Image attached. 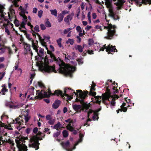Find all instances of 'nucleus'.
<instances>
[{
	"label": "nucleus",
	"mask_w": 151,
	"mask_h": 151,
	"mask_svg": "<svg viewBox=\"0 0 151 151\" xmlns=\"http://www.w3.org/2000/svg\"><path fill=\"white\" fill-rule=\"evenodd\" d=\"M106 91V92L102 94V102L104 104L106 100H108V101H109V98L112 97L111 95L110 89H109L108 87H107Z\"/></svg>",
	"instance_id": "0eeeda50"
},
{
	"label": "nucleus",
	"mask_w": 151,
	"mask_h": 151,
	"mask_svg": "<svg viewBox=\"0 0 151 151\" xmlns=\"http://www.w3.org/2000/svg\"><path fill=\"white\" fill-rule=\"evenodd\" d=\"M14 68L15 70H17V71H19L20 74H21L22 73V71L21 69L20 68H18V64L15 63V66H14Z\"/></svg>",
	"instance_id": "72a5a7b5"
},
{
	"label": "nucleus",
	"mask_w": 151,
	"mask_h": 151,
	"mask_svg": "<svg viewBox=\"0 0 151 151\" xmlns=\"http://www.w3.org/2000/svg\"><path fill=\"white\" fill-rule=\"evenodd\" d=\"M64 16L63 15H62V14H60L58 15V22L59 23L60 22H62Z\"/></svg>",
	"instance_id": "cd10ccee"
},
{
	"label": "nucleus",
	"mask_w": 151,
	"mask_h": 151,
	"mask_svg": "<svg viewBox=\"0 0 151 151\" xmlns=\"http://www.w3.org/2000/svg\"><path fill=\"white\" fill-rule=\"evenodd\" d=\"M19 122V126L17 127V129H19V131H20V129H21V128H19L20 127V126L22 124H23V123L24 122V120L22 119V117L21 118V119H20V121L19 122Z\"/></svg>",
	"instance_id": "2f4dec72"
},
{
	"label": "nucleus",
	"mask_w": 151,
	"mask_h": 151,
	"mask_svg": "<svg viewBox=\"0 0 151 151\" xmlns=\"http://www.w3.org/2000/svg\"><path fill=\"white\" fill-rule=\"evenodd\" d=\"M109 9V16L111 17H114V15L116 14L114 12V11L113 9L112 6L110 8H107Z\"/></svg>",
	"instance_id": "6ab92c4d"
},
{
	"label": "nucleus",
	"mask_w": 151,
	"mask_h": 151,
	"mask_svg": "<svg viewBox=\"0 0 151 151\" xmlns=\"http://www.w3.org/2000/svg\"><path fill=\"white\" fill-rule=\"evenodd\" d=\"M62 134L64 137H66L68 136V132L66 130H64L62 132Z\"/></svg>",
	"instance_id": "f704fd0d"
},
{
	"label": "nucleus",
	"mask_w": 151,
	"mask_h": 151,
	"mask_svg": "<svg viewBox=\"0 0 151 151\" xmlns=\"http://www.w3.org/2000/svg\"><path fill=\"white\" fill-rule=\"evenodd\" d=\"M39 68L42 71L49 73L52 72H56L54 66H49L48 65H45L42 64L40 66Z\"/></svg>",
	"instance_id": "39448f33"
},
{
	"label": "nucleus",
	"mask_w": 151,
	"mask_h": 151,
	"mask_svg": "<svg viewBox=\"0 0 151 151\" xmlns=\"http://www.w3.org/2000/svg\"><path fill=\"white\" fill-rule=\"evenodd\" d=\"M6 48L8 49V53L9 55H11L13 54V52L10 47H6Z\"/></svg>",
	"instance_id": "5fc2aeb1"
},
{
	"label": "nucleus",
	"mask_w": 151,
	"mask_h": 151,
	"mask_svg": "<svg viewBox=\"0 0 151 151\" xmlns=\"http://www.w3.org/2000/svg\"><path fill=\"white\" fill-rule=\"evenodd\" d=\"M93 115L92 116V118L94 120H95L96 119V118L97 117V120H98V119L99 118L98 117V115L97 113L94 112V113L93 114Z\"/></svg>",
	"instance_id": "e433bc0d"
},
{
	"label": "nucleus",
	"mask_w": 151,
	"mask_h": 151,
	"mask_svg": "<svg viewBox=\"0 0 151 151\" xmlns=\"http://www.w3.org/2000/svg\"><path fill=\"white\" fill-rule=\"evenodd\" d=\"M7 91L8 89L6 88V87L5 86H4L1 89V92L2 93V94L4 95V93L5 92H7Z\"/></svg>",
	"instance_id": "a18cd8bd"
},
{
	"label": "nucleus",
	"mask_w": 151,
	"mask_h": 151,
	"mask_svg": "<svg viewBox=\"0 0 151 151\" xmlns=\"http://www.w3.org/2000/svg\"><path fill=\"white\" fill-rule=\"evenodd\" d=\"M38 41L37 40H36L35 43L33 40L32 42V47L36 52H38V48L39 47L38 45Z\"/></svg>",
	"instance_id": "4468645a"
},
{
	"label": "nucleus",
	"mask_w": 151,
	"mask_h": 151,
	"mask_svg": "<svg viewBox=\"0 0 151 151\" xmlns=\"http://www.w3.org/2000/svg\"><path fill=\"white\" fill-rule=\"evenodd\" d=\"M0 127L1 128L4 127V128L7 129L9 130H12L13 129V128L12 127H8V126L7 125H5L4 123H3L2 122L0 124Z\"/></svg>",
	"instance_id": "b1692460"
},
{
	"label": "nucleus",
	"mask_w": 151,
	"mask_h": 151,
	"mask_svg": "<svg viewBox=\"0 0 151 151\" xmlns=\"http://www.w3.org/2000/svg\"><path fill=\"white\" fill-rule=\"evenodd\" d=\"M61 103V101L60 100H56L52 105V108L54 109H57L60 106Z\"/></svg>",
	"instance_id": "f8f14e48"
},
{
	"label": "nucleus",
	"mask_w": 151,
	"mask_h": 151,
	"mask_svg": "<svg viewBox=\"0 0 151 151\" xmlns=\"http://www.w3.org/2000/svg\"><path fill=\"white\" fill-rule=\"evenodd\" d=\"M62 39L61 38H59L58 40H57V42L59 47H61L62 45L61 43V41Z\"/></svg>",
	"instance_id": "79ce46f5"
},
{
	"label": "nucleus",
	"mask_w": 151,
	"mask_h": 151,
	"mask_svg": "<svg viewBox=\"0 0 151 151\" xmlns=\"http://www.w3.org/2000/svg\"><path fill=\"white\" fill-rule=\"evenodd\" d=\"M20 10H21V12H20L19 14L22 17L24 15H25V10L24 9L22 8V6H20L19 8Z\"/></svg>",
	"instance_id": "c756f323"
},
{
	"label": "nucleus",
	"mask_w": 151,
	"mask_h": 151,
	"mask_svg": "<svg viewBox=\"0 0 151 151\" xmlns=\"http://www.w3.org/2000/svg\"><path fill=\"white\" fill-rule=\"evenodd\" d=\"M115 99L114 98H113L112 99V101H111V104L112 106H114L115 104Z\"/></svg>",
	"instance_id": "052dcab7"
},
{
	"label": "nucleus",
	"mask_w": 151,
	"mask_h": 151,
	"mask_svg": "<svg viewBox=\"0 0 151 151\" xmlns=\"http://www.w3.org/2000/svg\"><path fill=\"white\" fill-rule=\"evenodd\" d=\"M31 32L32 34V35L34 38L36 37V34L38 36V33H37L33 30H32V32Z\"/></svg>",
	"instance_id": "69168bd1"
},
{
	"label": "nucleus",
	"mask_w": 151,
	"mask_h": 151,
	"mask_svg": "<svg viewBox=\"0 0 151 151\" xmlns=\"http://www.w3.org/2000/svg\"><path fill=\"white\" fill-rule=\"evenodd\" d=\"M38 35V37H39V40L40 41L41 43V45L42 46H45V44H46V43L45 42H48L49 39L50 38V36H43V39H42V37H41L40 35L39 34H37Z\"/></svg>",
	"instance_id": "1a4fd4ad"
},
{
	"label": "nucleus",
	"mask_w": 151,
	"mask_h": 151,
	"mask_svg": "<svg viewBox=\"0 0 151 151\" xmlns=\"http://www.w3.org/2000/svg\"><path fill=\"white\" fill-rule=\"evenodd\" d=\"M105 5L107 8H110L112 6L111 4L112 0H105Z\"/></svg>",
	"instance_id": "5701e85b"
},
{
	"label": "nucleus",
	"mask_w": 151,
	"mask_h": 151,
	"mask_svg": "<svg viewBox=\"0 0 151 151\" xmlns=\"http://www.w3.org/2000/svg\"><path fill=\"white\" fill-rule=\"evenodd\" d=\"M34 29L35 31H36L37 32H39L40 31L39 26L37 25L35 26Z\"/></svg>",
	"instance_id": "0e129e2a"
},
{
	"label": "nucleus",
	"mask_w": 151,
	"mask_h": 151,
	"mask_svg": "<svg viewBox=\"0 0 151 151\" xmlns=\"http://www.w3.org/2000/svg\"><path fill=\"white\" fill-rule=\"evenodd\" d=\"M3 25L5 27V32L8 35H10V32H9V30L7 29V26L6 24H5V23H4Z\"/></svg>",
	"instance_id": "ea45409f"
},
{
	"label": "nucleus",
	"mask_w": 151,
	"mask_h": 151,
	"mask_svg": "<svg viewBox=\"0 0 151 151\" xmlns=\"http://www.w3.org/2000/svg\"><path fill=\"white\" fill-rule=\"evenodd\" d=\"M44 91H43V90H42L40 92L39 90H37L36 93L37 96H35L34 97H31L30 99L32 100L38 99H42L43 98H45L44 96Z\"/></svg>",
	"instance_id": "6e6552de"
},
{
	"label": "nucleus",
	"mask_w": 151,
	"mask_h": 151,
	"mask_svg": "<svg viewBox=\"0 0 151 151\" xmlns=\"http://www.w3.org/2000/svg\"><path fill=\"white\" fill-rule=\"evenodd\" d=\"M74 40L73 39H69L67 42V43H69L70 45H73L74 43Z\"/></svg>",
	"instance_id": "de8ad7c7"
},
{
	"label": "nucleus",
	"mask_w": 151,
	"mask_h": 151,
	"mask_svg": "<svg viewBox=\"0 0 151 151\" xmlns=\"http://www.w3.org/2000/svg\"><path fill=\"white\" fill-rule=\"evenodd\" d=\"M56 95L58 96H60L62 98L64 99L63 95V92L60 90H56L52 94V95Z\"/></svg>",
	"instance_id": "2eb2a0df"
},
{
	"label": "nucleus",
	"mask_w": 151,
	"mask_h": 151,
	"mask_svg": "<svg viewBox=\"0 0 151 151\" xmlns=\"http://www.w3.org/2000/svg\"><path fill=\"white\" fill-rule=\"evenodd\" d=\"M127 108L126 106L121 107V109H120V111L126 112L127 111Z\"/></svg>",
	"instance_id": "c03bdc74"
},
{
	"label": "nucleus",
	"mask_w": 151,
	"mask_h": 151,
	"mask_svg": "<svg viewBox=\"0 0 151 151\" xmlns=\"http://www.w3.org/2000/svg\"><path fill=\"white\" fill-rule=\"evenodd\" d=\"M141 3L146 5L147 4H151V0H142Z\"/></svg>",
	"instance_id": "473e14b6"
},
{
	"label": "nucleus",
	"mask_w": 151,
	"mask_h": 151,
	"mask_svg": "<svg viewBox=\"0 0 151 151\" xmlns=\"http://www.w3.org/2000/svg\"><path fill=\"white\" fill-rule=\"evenodd\" d=\"M50 11L52 15L57 17V12L56 9L50 10Z\"/></svg>",
	"instance_id": "c85d7f7f"
},
{
	"label": "nucleus",
	"mask_w": 151,
	"mask_h": 151,
	"mask_svg": "<svg viewBox=\"0 0 151 151\" xmlns=\"http://www.w3.org/2000/svg\"><path fill=\"white\" fill-rule=\"evenodd\" d=\"M4 7L2 5L0 4V13H1L0 16L1 18H3L5 21V19L8 18L4 16V13L3 12Z\"/></svg>",
	"instance_id": "f3484780"
},
{
	"label": "nucleus",
	"mask_w": 151,
	"mask_h": 151,
	"mask_svg": "<svg viewBox=\"0 0 151 151\" xmlns=\"http://www.w3.org/2000/svg\"><path fill=\"white\" fill-rule=\"evenodd\" d=\"M43 12L42 10H40L38 12V16L40 18L42 17Z\"/></svg>",
	"instance_id": "4d7b16f0"
},
{
	"label": "nucleus",
	"mask_w": 151,
	"mask_h": 151,
	"mask_svg": "<svg viewBox=\"0 0 151 151\" xmlns=\"http://www.w3.org/2000/svg\"><path fill=\"white\" fill-rule=\"evenodd\" d=\"M60 124L59 122L58 123L55 124L53 127V129H56L58 131L59 129L58 128L60 127Z\"/></svg>",
	"instance_id": "37998d69"
},
{
	"label": "nucleus",
	"mask_w": 151,
	"mask_h": 151,
	"mask_svg": "<svg viewBox=\"0 0 151 151\" xmlns=\"http://www.w3.org/2000/svg\"><path fill=\"white\" fill-rule=\"evenodd\" d=\"M26 22H24V21H22L20 25L21 27L23 28L26 29L25 25L26 24Z\"/></svg>",
	"instance_id": "864d4df0"
},
{
	"label": "nucleus",
	"mask_w": 151,
	"mask_h": 151,
	"mask_svg": "<svg viewBox=\"0 0 151 151\" xmlns=\"http://www.w3.org/2000/svg\"><path fill=\"white\" fill-rule=\"evenodd\" d=\"M61 144L63 148L65 149L66 150H67L69 146L70 143L69 141L68 140L65 142H63Z\"/></svg>",
	"instance_id": "412c9836"
},
{
	"label": "nucleus",
	"mask_w": 151,
	"mask_h": 151,
	"mask_svg": "<svg viewBox=\"0 0 151 151\" xmlns=\"http://www.w3.org/2000/svg\"><path fill=\"white\" fill-rule=\"evenodd\" d=\"M107 23V26H104L103 29H107V32L106 33V36L104 37V38L107 40H111L113 39L114 37H116L117 35L116 34V26L115 25H113L111 23H109L110 20H108L106 19V15L105 18Z\"/></svg>",
	"instance_id": "f03ea898"
},
{
	"label": "nucleus",
	"mask_w": 151,
	"mask_h": 151,
	"mask_svg": "<svg viewBox=\"0 0 151 151\" xmlns=\"http://www.w3.org/2000/svg\"><path fill=\"white\" fill-rule=\"evenodd\" d=\"M29 110L28 109L26 110L25 112L26 114L24 115L25 122L26 123H27L28 122L30 118V117L29 116Z\"/></svg>",
	"instance_id": "dca6fc26"
},
{
	"label": "nucleus",
	"mask_w": 151,
	"mask_h": 151,
	"mask_svg": "<svg viewBox=\"0 0 151 151\" xmlns=\"http://www.w3.org/2000/svg\"><path fill=\"white\" fill-rule=\"evenodd\" d=\"M40 27L41 29L42 30H44L46 28L45 26L42 24H40Z\"/></svg>",
	"instance_id": "680f3d73"
},
{
	"label": "nucleus",
	"mask_w": 151,
	"mask_h": 151,
	"mask_svg": "<svg viewBox=\"0 0 151 151\" xmlns=\"http://www.w3.org/2000/svg\"><path fill=\"white\" fill-rule=\"evenodd\" d=\"M76 91V93L74 90H72V91H73L72 96L75 95L83 100L86 97H88L87 94L88 91H84L83 92L81 90H78Z\"/></svg>",
	"instance_id": "423d86ee"
},
{
	"label": "nucleus",
	"mask_w": 151,
	"mask_h": 151,
	"mask_svg": "<svg viewBox=\"0 0 151 151\" xmlns=\"http://www.w3.org/2000/svg\"><path fill=\"white\" fill-rule=\"evenodd\" d=\"M68 12L66 10H64L62 12L60 13L61 14H62V15L63 16H64L65 15V14H68Z\"/></svg>",
	"instance_id": "774afa93"
},
{
	"label": "nucleus",
	"mask_w": 151,
	"mask_h": 151,
	"mask_svg": "<svg viewBox=\"0 0 151 151\" xmlns=\"http://www.w3.org/2000/svg\"><path fill=\"white\" fill-rule=\"evenodd\" d=\"M6 105L7 106H9L10 108L13 109L18 108L22 106V105L21 104L17 105H11L10 104V103L7 104H6Z\"/></svg>",
	"instance_id": "4be33fe9"
},
{
	"label": "nucleus",
	"mask_w": 151,
	"mask_h": 151,
	"mask_svg": "<svg viewBox=\"0 0 151 151\" xmlns=\"http://www.w3.org/2000/svg\"><path fill=\"white\" fill-rule=\"evenodd\" d=\"M47 53L50 55L51 59L50 60V62L55 61L59 65L60 68H59V72L62 74H66L70 75L72 73L75 71L76 68L73 66L69 65L67 68L65 67V63L63 61L60 59L59 60L58 58H56L54 55L50 51L47 50Z\"/></svg>",
	"instance_id": "f257e3e1"
},
{
	"label": "nucleus",
	"mask_w": 151,
	"mask_h": 151,
	"mask_svg": "<svg viewBox=\"0 0 151 151\" xmlns=\"http://www.w3.org/2000/svg\"><path fill=\"white\" fill-rule=\"evenodd\" d=\"M40 49L38 51V52H37L38 55L40 57V58L42 59H44V49L43 48H40Z\"/></svg>",
	"instance_id": "ddd939ff"
},
{
	"label": "nucleus",
	"mask_w": 151,
	"mask_h": 151,
	"mask_svg": "<svg viewBox=\"0 0 151 151\" xmlns=\"http://www.w3.org/2000/svg\"><path fill=\"white\" fill-rule=\"evenodd\" d=\"M21 119V116H19V117H18L17 118L15 119V120H13V123L15 124H19V122H19V121L20 120V119Z\"/></svg>",
	"instance_id": "7c9ffc66"
},
{
	"label": "nucleus",
	"mask_w": 151,
	"mask_h": 151,
	"mask_svg": "<svg viewBox=\"0 0 151 151\" xmlns=\"http://www.w3.org/2000/svg\"><path fill=\"white\" fill-rule=\"evenodd\" d=\"M72 19V17H71V15H68L66 17L64 18V21L66 23H68L69 22V20H71Z\"/></svg>",
	"instance_id": "a878e982"
},
{
	"label": "nucleus",
	"mask_w": 151,
	"mask_h": 151,
	"mask_svg": "<svg viewBox=\"0 0 151 151\" xmlns=\"http://www.w3.org/2000/svg\"><path fill=\"white\" fill-rule=\"evenodd\" d=\"M40 144L39 143L38 141H37V142H35L33 143H32L31 144H29V147H32L34 148H36V150H38L39 147V145Z\"/></svg>",
	"instance_id": "a211bd4d"
},
{
	"label": "nucleus",
	"mask_w": 151,
	"mask_h": 151,
	"mask_svg": "<svg viewBox=\"0 0 151 151\" xmlns=\"http://www.w3.org/2000/svg\"><path fill=\"white\" fill-rule=\"evenodd\" d=\"M73 107L74 110L77 111L80 109L81 108V106L80 105L74 104L73 105Z\"/></svg>",
	"instance_id": "393cba45"
},
{
	"label": "nucleus",
	"mask_w": 151,
	"mask_h": 151,
	"mask_svg": "<svg viewBox=\"0 0 151 151\" xmlns=\"http://www.w3.org/2000/svg\"><path fill=\"white\" fill-rule=\"evenodd\" d=\"M26 38L29 41H31L32 42L33 40V39L30 37V35L27 33L26 35Z\"/></svg>",
	"instance_id": "603ef678"
},
{
	"label": "nucleus",
	"mask_w": 151,
	"mask_h": 151,
	"mask_svg": "<svg viewBox=\"0 0 151 151\" xmlns=\"http://www.w3.org/2000/svg\"><path fill=\"white\" fill-rule=\"evenodd\" d=\"M88 41L89 47L91 46V45L93 44L94 43V41L93 40L91 39H89Z\"/></svg>",
	"instance_id": "58836bf2"
},
{
	"label": "nucleus",
	"mask_w": 151,
	"mask_h": 151,
	"mask_svg": "<svg viewBox=\"0 0 151 151\" xmlns=\"http://www.w3.org/2000/svg\"><path fill=\"white\" fill-rule=\"evenodd\" d=\"M14 23L15 24V26L16 27H18L19 26V21L17 19H15L14 20Z\"/></svg>",
	"instance_id": "8fccbe9b"
},
{
	"label": "nucleus",
	"mask_w": 151,
	"mask_h": 151,
	"mask_svg": "<svg viewBox=\"0 0 151 151\" xmlns=\"http://www.w3.org/2000/svg\"><path fill=\"white\" fill-rule=\"evenodd\" d=\"M55 122V120L54 119H51L49 120L48 123L50 125H52L54 124Z\"/></svg>",
	"instance_id": "49530a36"
},
{
	"label": "nucleus",
	"mask_w": 151,
	"mask_h": 151,
	"mask_svg": "<svg viewBox=\"0 0 151 151\" xmlns=\"http://www.w3.org/2000/svg\"><path fill=\"white\" fill-rule=\"evenodd\" d=\"M48 90L47 92L45 91H44V96L45 97L49 98L50 97L51 95H52V93L51 90L49 88H48Z\"/></svg>",
	"instance_id": "aec40b11"
},
{
	"label": "nucleus",
	"mask_w": 151,
	"mask_h": 151,
	"mask_svg": "<svg viewBox=\"0 0 151 151\" xmlns=\"http://www.w3.org/2000/svg\"><path fill=\"white\" fill-rule=\"evenodd\" d=\"M48 19H47V21L45 23L46 26L47 27H50L51 26V24L50 22L48 21Z\"/></svg>",
	"instance_id": "a19ab883"
},
{
	"label": "nucleus",
	"mask_w": 151,
	"mask_h": 151,
	"mask_svg": "<svg viewBox=\"0 0 151 151\" xmlns=\"http://www.w3.org/2000/svg\"><path fill=\"white\" fill-rule=\"evenodd\" d=\"M63 55H65V59H66L69 60H70V59H71V57L70 55H66V54L64 53H63Z\"/></svg>",
	"instance_id": "bf43d9fd"
},
{
	"label": "nucleus",
	"mask_w": 151,
	"mask_h": 151,
	"mask_svg": "<svg viewBox=\"0 0 151 151\" xmlns=\"http://www.w3.org/2000/svg\"><path fill=\"white\" fill-rule=\"evenodd\" d=\"M108 48L106 49V52H108V54L111 53L113 54L114 52L115 51L117 52L115 46H113L112 45L109 44L108 45Z\"/></svg>",
	"instance_id": "9d476101"
},
{
	"label": "nucleus",
	"mask_w": 151,
	"mask_h": 151,
	"mask_svg": "<svg viewBox=\"0 0 151 151\" xmlns=\"http://www.w3.org/2000/svg\"><path fill=\"white\" fill-rule=\"evenodd\" d=\"M19 139H16V142L19 149V151H27V147L25 144H23V141L25 142V140L27 139V137H24L19 138Z\"/></svg>",
	"instance_id": "7ed1b4c3"
},
{
	"label": "nucleus",
	"mask_w": 151,
	"mask_h": 151,
	"mask_svg": "<svg viewBox=\"0 0 151 151\" xmlns=\"http://www.w3.org/2000/svg\"><path fill=\"white\" fill-rule=\"evenodd\" d=\"M46 119L47 120H49L52 119V116L50 115H47L46 116Z\"/></svg>",
	"instance_id": "338daca9"
},
{
	"label": "nucleus",
	"mask_w": 151,
	"mask_h": 151,
	"mask_svg": "<svg viewBox=\"0 0 151 151\" xmlns=\"http://www.w3.org/2000/svg\"><path fill=\"white\" fill-rule=\"evenodd\" d=\"M38 141L36 137L35 136H33L30 139V142L32 143L33 142H37Z\"/></svg>",
	"instance_id": "4c0bfd02"
},
{
	"label": "nucleus",
	"mask_w": 151,
	"mask_h": 151,
	"mask_svg": "<svg viewBox=\"0 0 151 151\" xmlns=\"http://www.w3.org/2000/svg\"><path fill=\"white\" fill-rule=\"evenodd\" d=\"M23 45H24V48L26 51L28 52V51L30 52L31 54L32 55H33V53L30 49V45L28 44L26 42L23 43Z\"/></svg>",
	"instance_id": "9b49d317"
},
{
	"label": "nucleus",
	"mask_w": 151,
	"mask_h": 151,
	"mask_svg": "<svg viewBox=\"0 0 151 151\" xmlns=\"http://www.w3.org/2000/svg\"><path fill=\"white\" fill-rule=\"evenodd\" d=\"M112 18L114 20L119 19L120 18L119 17L118 15H116V14L114 15V17Z\"/></svg>",
	"instance_id": "e2e57ef3"
},
{
	"label": "nucleus",
	"mask_w": 151,
	"mask_h": 151,
	"mask_svg": "<svg viewBox=\"0 0 151 151\" xmlns=\"http://www.w3.org/2000/svg\"><path fill=\"white\" fill-rule=\"evenodd\" d=\"M5 21L7 22V23L6 24L7 26L10 24L11 26L13 27V24L9 21L8 18L5 19Z\"/></svg>",
	"instance_id": "6e6d98bb"
},
{
	"label": "nucleus",
	"mask_w": 151,
	"mask_h": 151,
	"mask_svg": "<svg viewBox=\"0 0 151 151\" xmlns=\"http://www.w3.org/2000/svg\"><path fill=\"white\" fill-rule=\"evenodd\" d=\"M75 49L78 50L80 52H83V47L80 45H77L75 47Z\"/></svg>",
	"instance_id": "bb28decb"
},
{
	"label": "nucleus",
	"mask_w": 151,
	"mask_h": 151,
	"mask_svg": "<svg viewBox=\"0 0 151 151\" xmlns=\"http://www.w3.org/2000/svg\"><path fill=\"white\" fill-rule=\"evenodd\" d=\"M61 132L59 131L53 134V136L54 137H57L60 134Z\"/></svg>",
	"instance_id": "09e8293b"
},
{
	"label": "nucleus",
	"mask_w": 151,
	"mask_h": 151,
	"mask_svg": "<svg viewBox=\"0 0 151 151\" xmlns=\"http://www.w3.org/2000/svg\"><path fill=\"white\" fill-rule=\"evenodd\" d=\"M76 29L78 32H82L81 28L79 26L77 27Z\"/></svg>",
	"instance_id": "13d9d810"
},
{
	"label": "nucleus",
	"mask_w": 151,
	"mask_h": 151,
	"mask_svg": "<svg viewBox=\"0 0 151 151\" xmlns=\"http://www.w3.org/2000/svg\"><path fill=\"white\" fill-rule=\"evenodd\" d=\"M92 84L91 85L90 91L89 92V95L91 96H94L95 100H96V103L100 105V104L101 101V100H99L101 99V97L99 96H95L96 95V92H93V91H94L96 90L95 87L96 85L93 81L92 82Z\"/></svg>",
	"instance_id": "20e7f679"
},
{
	"label": "nucleus",
	"mask_w": 151,
	"mask_h": 151,
	"mask_svg": "<svg viewBox=\"0 0 151 151\" xmlns=\"http://www.w3.org/2000/svg\"><path fill=\"white\" fill-rule=\"evenodd\" d=\"M67 129L70 132H73L74 129V128L71 126L70 124H69L66 127Z\"/></svg>",
	"instance_id": "c9c22d12"
},
{
	"label": "nucleus",
	"mask_w": 151,
	"mask_h": 151,
	"mask_svg": "<svg viewBox=\"0 0 151 151\" xmlns=\"http://www.w3.org/2000/svg\"><path fill=\"white\" fill-rule=\"evenodd\" d=\"M124 2L125 1L124 0H118L117 4H121V5H123Z\"/></svg>",
	"instance_id": "3c124183"
}]
</instances>
